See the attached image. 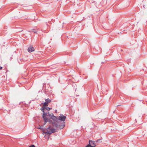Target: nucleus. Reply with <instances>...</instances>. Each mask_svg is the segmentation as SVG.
<instances>
[{
	"mask_svg": "<svg viewBox=\"0 0 147 147\" xmlns=\"http://www.w3.org/2000/svg\"><path fill=\"white\" fill-rule=\"evenodd\" d=\"M47 132H44L45 131V130L43 129L42 130V131L43 132L42 133V134L43 135L46 134H48L49 135V136H48V139H49V136L50 134L53 133L55 132L56 131V129H55L52 127H51L50 126H49L48 128L47 129Z\"/></svg>",
	"mask_w": 147,
	"mask_h": 147,
	"instance_id": "nucleus-1",
	"label": "nucleus"
},
{
	"mask_svg": "<svg viewBox=\"0 0 147 147\" xmlns=\"http://www.w3.org/2000/svg\"><path fill=\"white\" fill-rule=\"evenodd\" d=\"M51 118L52 119L55 121H57L58 120H59L61 121H64L66 117L65 116H64L63 115L61 114L57 118L54 116H52Z\"/></svg>",
	"mask_w": 147,
	"mask_h": 147,
	"instance_id": "nucleus-2",
	"label": "nucleus"
},
{
	"mask_svg": "<svg viewBox=\"0 0 147 147\" xmlns=\"http://www.w3.org/2000/svg\"><path fill=\"white\" fill-rule=\"evenodd\" d=\"M41 111H42L43 113V115H42V117L43 119H44L45 122H47L48 121V119L46 117V116H50V115L49 114L48 115L47 113H45L44 111L45 109H41Z\"/></svg>",
	"mask_w": 147,
	"mask_h": 147,
	"instance_id": "nucleus-3",
	"label": "nucleus"
},
{
	"mask_svg": "<svg viewBox=\"0 0 147 147\" xmlns=\"http://www.w3.org/2000/svg\"><path fill=\"white\" fill-rule=\"evenodd\" d=\"M45 102L44 103L41 109H45V107H47L48 105V103L50 102L51 100L49 99H45Z\"/></svg>",
	"mask_w": 147,
	"mask_h": 147,
	"instance_id": "nucleus-4",
	"label": "nucleus"
},
{
	"mask_svg": "<svg viewBox=\"0 0 147 147\" xmlns=\"http://www.w3.org/2000/svg\"><path fill=\"white\" fill-rule=\"evenodd\" d=\"M89 145L90 147H95L96 145L95 142L92 140H89Z\"/></svg>",
	"mask_w": 147,
	"mask_h": 147,
	"instance_id": "nucleus-5",
	"label": "nucleus"
},
{
	"mask_svg": "<svg viewBox=\"0 0 147 147\" xmlns=\"http://www.w3.org/2000/svg\"><path fill=\"white\" fill-rule=\"evenodd\" d=\"M28 50L29 52H33L34 51V48L32 47H28Z\"/></svg>",
	"mask_w": 147,
	"mask_h": 147,
	"instance_id": "nucleus-6",
	"label": "nucleus"
},
{
	"mask_svg": "<svg viewBox=\"0 0 147 147\" xmlns=\"http://www.w3.org/2000/svg\"><path fill=\"white\" fill-rule=\"evenodd\" d=\"M102 138L101 139H98L96 141V142H99V143L101 142H102Z\"/></svg>",
	"mask_w": 147,
	"mask_h": 147,
	"instance_id": "nucleus-7",
	"label": "nucleus"
},
{
	"mask_svg": "<svg viewBox=\"0 0 147 147\" xmlns=\"http://www.w3.org/2000/svg\"><path fill=\"white\" fill-rule=\"evenodd\" d=\"M45 107V110L46 109L47 111H49L50 109V108L49 107Z\"/></svg>",
	"mask_w": 147,
	"mask_h": 147,
	"instance_id": "nucleus-8",
	"label": "nucleus"
},
{
	"mask_svg": "<svg viewBox=\"0 0 147 147\" xmlns=\"http://www.w3.org/2000/svg\"><path fill=\"white\" fill-rule=\"evenodd\" d=\"M64 126H65L64 125H61V126H60V127H59V128L60 129H63V128L64 127Z\"/></svg>",
	"mask_w": 147,
	"mask_h": 147,
	"instance_id": "nucleus-9",
	"label": "nucleus"
},
{
	"mask_svg": "<svg viewBox=\"0 0 147 147\" xmlns=\"http://www.w3.org/2000/svg\"><path fill=\"white\" fill-rule=\"evenodd\" d=\"M29 147H35V146L34 145H32L29 146Z\"/></svg>",
	"mask_w": 147,
	"mask_h": 147,
	"instance_id": "nucleus-10",
	"label": "nucleus"
},
{
	"mask_svg": "<svg viewBox=\"0 0 147 147\" xmlns=\"http://www.w3.org/2000/svg\"><path fill=\"white\" fill-rule=\"evenodd\" d=\"M83 57L86 56V53H83Z\"/></svg>",
	"mask_w": 147,
	"mask_h": 147,
	"instance_id": "nucleus-11",
	"label": "nucleus"
},
{
	"mask_svg": "<svg viewBox=\"0 0 147 147\" xmlns=\"http://www.w3.org/2000/svg\"><path fill=\"white\" fill-rule=\"evenodd\" d=\"M33 32H34V33H36L37 32V31H36L35 30H33Z\"/></svg>",
	"mask_w": 147,
	"mask_h": 147,
	"instance_id": "nucleus-12",
	"label": "nucleus"
},
{
	"mask_svg": "<svg viewBox=\"0 0 147 147\" xmlns=\"http://www.w3.org/2000/svg\"><path fill=\"white\" fill-rule=\"evenodd\" d=\"M90 147V146L89 145V144H88V145L87 146H86L85 147Z\"/></svg>",
	"mask_w": 147,
	"mask_h": 147,
	"instance_id": "nucleus-13",
	"label": "nucleus"
},
{
	"mask_svg": "<svg viewBox=\"0 0 147 147\" xmlns=\"http://www.w3.org/2000/svg\"><path fill=\"white\" fill-rule=\"evenodd\" d=\"M2 68V67H0V70H1Z\"/></svg>",
	"mask_w": 147,
	"mask_h": 147,
	"instance_id": "nucleus-14",
	"label": "nucleus"
},
{
	"mask_svg": "<svg viewBox=\"0 0 147 147\" xmlns=\"http://www.w3.org/2000/svg\"><path fill=\"white\" fill-rule=\"evenodd\" d=\"M121 51H123V50H122V49H121Z\"/></svg>",
	"mask_w": 147,
	"mask_h": 147,
	"instance_id": "nucleus-15",
	"label": "nucleus"
}]
</instances>
